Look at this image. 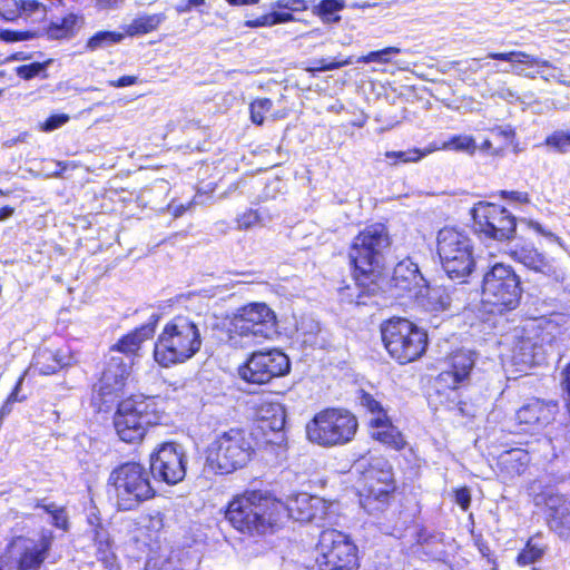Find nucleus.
<instances>
[{
  "mask_svg": "<svg viewBox=\"0 0 570 570\" xmlns=\"http://www.w3.org/2000/svg\"><path fill=\"white\" fill-rule=\"evenodd\" d=\"M392 245L390 229L385 223L366 225L353 237L347 248L348 266L354 285L338 288L342 302L354 306H368L380 293L379 277L384 252Z\"/></svg>",
  "mask_w": 570,
  "mask_h": 570,
  "instance_id": "obj_1",
  "label": "nucleus"
},
{
  "mask_svg": "<svg viewBox=\"0 0 570 570\" xmlns=\"http://www.w3.org/2000/svg\"><path fill=\"white\" fill-rule=\"evenodd\" d=\"M159 320L160 315L153 313L146 323L122 334L109 347L110 352L122 354L128 362L121 356L114 355L105 361L90 399L91 406L96 412H108L124 393L134 362L140 356L144 343L154 337Z\"/></svg>",
  "mask_w": 570,
  "mask_h": 570,
  "instance_id": "obj_2",
  "label": "nucleus"
},
{
  "mask_svg": "<svg viewBox=\"0 0 570 570\" xmlns=\"http://www.w3.org/2000/svg\"><path fill=\"white\" fill-rule=\"evenodd\" d=\"M285 424L283 414L274 417L271 424L262 419L252 428L233 426L217 433L205 449V468L216 475L230 474L245 468L255 456L256 451L269 443L265 431L281 430Z\"/></svg>",
  "mask_w": 570,
  "mask_h": 570,
  "instance_id": "obj_3",
  "label": "nucleus"
},
{
  "mask_svg": "<svg viewBox=\"0 0 570 570\" xmlns=\"http://www.w3.org/2000/svg\"><path fill=\"white\" fill-rule=\"evenodd\" d=\"M277 507L273 491L246 488L230 497L222 513L229 528L239 535L263 539L275 534Z\"/></svg>",
  "mask_w": 570,
  "mask_h": 570,
  "instance_id": "obj_4",
  "label": "nucleus"
},
{
  "mask_svg": "<svg viewBox=\"0 0 570 570\" xmlns=\"http://www.w3.org/2000/svg\"><path fill=\"white\" fill-rule=\"evenodd\" d=\"M202 345L203 336L198 323L186 315H176L157 335L153 358L158 366L169 368L191 360Z\"/></svg>",
  "mask_w": 570,
  "mask_h": 570,
  "instance_id": "obj_5",
  "label": "nucleus"
},
{
  "mask_svg": "<svg viewBox=\"0 0 570 570\" xmlns=\"http://www.w3.org/2000/svg\"><path fill=\"white\" fill-rule=\"evenodd\" d=\"M116 402L112 426L124 443L140 444L149 429L159 424L163 419V410L156 395L131 393Z\"/></svg>",
  "mask_w": 570,
  "mask_h": 570,
  "instance_id": "obj_6",
  "label": "nucleus"
},
{
  "mask_svg": "<svg viewBox=\"0 0 570 570\" xmlns=\"http://www.w3.org/2000/svg\"><path fill=\"white\" fill-rule=\"evenodd\" d=\"M226 343L233 348L271 341L277 334L276 313L263 302L239 306L227 320Z\"/></svg>",
  "mask_w": 570,
  "mask_h": 570,
  "instance_id": "obj_7",
  "label": "nucleus"
},
{
  "mask_svg": "<svg viewBox=\"0 0 570 570\" xmlns=\"http://www.w3.org/2000/svg\"><path fill=\"white\" fill-rule=\"evenodd\" d=\"M380 335L386 354L397 365L417 362L428 352V331L407 317L391 316L382 321Z\"/></svg>",
  "mask_w": 570,
  "mask_h": 570,
  "instance_id": "obj_8",
  "label": "nucleus"
},
{
  "mask_svg": "<svg viewBox=\"0 0 570 570\" xmlns=\"http://www.w3.org/2000/svg\"><path fill=\"white\" fill-rule=\"evenodd\" d=\"M107 487L118 512L135 511L157 495L148 471L136 461H127L114 468Z\"/></svg>",
  "mask_w": 570,
  "mask_h": 570,
  "instance_id": "obj_9",
  "label": "nucleus"
},
{
  "mask_svg": "<svg viewBox=\"0 0 570 570\" xmlns=\"http://www.w3.org/2000/svg\"><path fill=\"white\" fill-rule=\"evenodd\" d=\"M357 416L343 406H326L316 412L305 425L306 439L322 448L351 443L358 431Z\"/></svg>",
  "mask_w": 570,
  "mask_h": 570,
  "instance_id": "obj_10",
  "label": "nucleus"
},
{
  "mask_svg": "<svg viewBox=\"0 0 570 570\" xmlns=\"http://www.w3.org/2000/svg\"><path fill=\"white\" fill-rule=\"evenodd\" d=\"M436 252L446 275L464 283L475 267L473 242L466 229L444 226L438 233Z\"/></svg>",
  "mask_w": 570,
  "mask_h": 570,
  "instance_id": "obj_11",
  "label": "nucleus"
},
{
  "mask_svg": "<svg viewBox=\"0 0 570 570\" xmlns=\"http://www.w3.org/2000/svg\"><path fill=\"white\" fill-rule=\"evenodd\" d=\"M314 564L317 570H358L360 549L351 534L325 528L318 533L314 547Z\"/></svg>",
  "mask_w": 570,
  "mask_h": 570,
  "instance_id": "obj_12",
  "label": "nucleus"
},
{
  "mask_svg": "<svg viewBox=\"0 0 570 570\" xmlns=\"http://www.w3.org/2000/svg\"><path fill=\"white\" fill-rule=\"evenodd\" d=\"M356 492L360 504L368 512L387 509L399 492L393 466L387 462H368L360 471Z\"/></svg>",
  "mask_w": 570,
  "mask_h": 570,
  "instance_id": "obj_13",
  "label": "nucleus"
},
{
  "mask_svg": "<svg viewBox=\"0 0 570 570\" xmlns=\"http://www.w3.org/2000/svg\"><path fill=\"white\" fill-rule=\"evenodd\" d=\"M482 295L491 313L503 314L513 311L521 301L520 278L510 266L495 264L483 277Z\"/></svg>",
  "mask_w": 570,
  "mask_h": 570,
  "instance_id": "obj_14",
  "label": "nucleus"
},
{
  "mask_svg": "<svg viewBox=\"0 0 570 570\" xmlns=\"http://www.w3.org/2000/svg\"><path fill=\"white\" fill-rule=\"evenodd\" d=\"M289 356L279 347L259 348L249 353L238 367L239 377L254 385H265L291 373Z\"/></svg>",
  "mask_w": 570,
  "mask_h": 570,
  "instance_id": "obj_15",
  "label": "nucleus"
},
{
  "mask_svg": "<svg viewBox=\"0 0 570 570\" xmlns=\"http://www.w3.org/2000/svg\"><path fill=\"white\" fill-rule=\"evenodd\" d=\"M532 503L544 509L546 523L559 538L570 541V500L558 489L540 480L529 484Z\"/></svg>",
  "mask_w": 570,
  "mask_h": 570,
  "instance_id": "obj_16",
  "label": "nucleus"
},
{
  "mask_svg": "<svg viewBox=\"0 0 570 570\" xmlns=\"http://www.w3.org/2000/svg\"><path fill=\"white\" fill-rule=\"evenodd\" d=\"M478 234L497 242H508L517 233V218L504 206L478 202L470 210Z\"/></svg>",
  "mask_w": 570,
  "mask_h": 570,
  "instance_id": "obj_17",
  "label": "nucleus"
},
{
  "mask_svg": "<svg viewBox=\"0 0 570 570\" xmlns=\"http://www.w3.org/2000/svg\"><path fill=\"white\" fill-rule=\"evenodd\" d=\"M53 541V532L42 529L38 540L27 535L12 537L7 544V551L16 553L17 570H40L49 557Z\"/></svg>",
  "mask_w": 570,
  "mask_h": 570,
  "instance_id": "obj_18",
  "label": "nucleus"
},
{
  "mask_svg": "<svg viewBox=\"0 0 570 570\" xmlns=\"http://www.w3.org/2000/svg\"><path fill=\"white\" fill-rule=\"evenodd\" d=\"M150 471L154 476L169 485H175L186 475V461L174 442H164L150 454Z\"/></svg>",
  "mask_w": 570,
  "mask_h": 570,
  "instance_id": "obj_19",
  "label": "nucleus"
},
{
  "mask_svg": "<svg viewBox=\"0 0 570 570\" xmlns=\"http://www.w3.org/2000/svg\"><path fill=\"white\" fill-rule=\"evenodd\" d=\"M559 412L557 400L531 397L517 410L515 423L523 432L534 433L552 424Z\"/></svg>",
  "mask_w": 570,
  "mask_h": 570,
  "instance_id": "obj_20",
  "label": "nucleus"
},
{
  "mask_svg": "<svg viewBox=\"0 0 570 570\" xmlns=\"http://www.w3.org/2000/svg\"><path fill=\"white\" fill-rule=\"evenodd\" d=\"M275 501L278 503L276 508L277 522L274 527L275 534L283 530L289 520L304 523L313 519L314 513L312 505L307 499L299 494H293L283 500L275 494Z\"/></svg>",
  "mask_w": 570,
  "mask_h": 570,
  "instance_id": "obj_21",
  "label": "nucleus"
},
{
  "mask_svg": "<svg viewBox=\"0 0 570 570\" xmlns=\"http://www.w3.org/2000/svg\"><path fill=\"white\" fill-rule=\"evenodd\" d=\"M473 366L474 360L471 355L458 350L449 356L448 367L439 373L438 381L448 389L458 390L470 377Z\"/></svg>",
  "mask_w": 570,
  "mask_h": 570,
  "instance_id": "obj_22",
  "label": "nucleus"
},
{
  "mask_svg": "<svg viewBox=\"0 0 570 570\" xmlns=\"http://www.w3.org/2000/svg\"><path fill=\"white\" fill-rule=\"evenodd\" d=\"M531 463L530 453L521 448H512L501 452L495 460L499 475L511 480L527 472Z\"/></svg>",
  "mask_w": 570,
  "mask_h": 570,
  "instance_id": "obj_23",
  "label": "nucleus"
},
{
  "mask_svg": "<svg viewBox=\"0 0 570 570\" xmlns=\"http://www.w3.org/2000/svg\"><path fill=\"white\" fill-rule=\"evenodd\" d=\"M367 426L372 429L371 438L387 449L400 452L407 445L402 432L393 424L389 415L383 419H371Z\"/></svg>",
  "mask_w": 570,
  "mask_h": 570,
  "instance_id": "obj_24",
  "label": "nucleus"
},
{
  "mask_svg": "<svg viewBox=\"0 0 570 570\" xmlns=\"http://www.w3.org/2000/svg\"><path fill=\"white\" fill-rule=\"evenodd\" d=\"M85 24L82 14L68 12L43 26L41 36L48 40H69L77 36Z\"/></svg>",
  "mask_w": 570,
  "mask_h": 570,
  "instance_id": "obj_25",
  "label": "nucleus"
},
{
  "mask_svg": "<svg viewBox=\"0 0 570 570\" xmlns=\"http://www.w3.org/2000/svg\"><path fill=\"white\" fill-rule=\"evenodd\" d=\"M422 276L417 266L410 261H401L393 268L391 287L397 292V296L415 294Z\"/></svg>",
  "mask_w": 570,
  "mask_h": 570,
  "instance_id": "obj_26",
  "label": "nucleus"
},
{
  "mask_svg": "<svg viewBox=\"0 0 570 570\" xmlns=\"http://www.w3.org/2000/svg\"><path fill=\"white\" fill-rule=\"evenodd\" d=\"M510 257L527 268L544 275H553L556 271L551 261L533 245H517L509 252Z\"/></svg>",
  "mask_w": 570,
  "mask_h": 570,
  "instance_id": "obj_27",
  "label": "nucleus"
},
{
  "mask_svg": "<svg viewBox=\"0 0 570 570\" xmlns=\"http://www.w3.org/2000/svg\"><path fill=\"white\" fill-rule=\"evenodd\" d=\"M39 375H53L70 365V356L61 348H42L35 355L33 363Z\"/></svg>",
  "mask_w": 570,
  "mask_h": 570,
  "instance_id": "obj_28",
  "label": "nucleus"
},
{
  "mask_svg": "<svg viewBox=\"0 0 570 570\" xmlns=\"http://www.w3.org/2000/svg\"><path fill=\"white\" fill-rule=\"evenodd\" d=\"M94 543L97 560L108 570H118L117 556L112 551L111 540L101 525L95 531Z\"/></svg>",
  "mask_w": 570,
  "mask_h": 570,
  "instance_id": "obj_29",
  "label": "nucleus"
},
{
  "mask_svg": "<svg viewBox=\"0 0 570 570\" xmlns=\"http://www.w3.org/2000/svg\"><path fill=\"white\" fill-rule=\"evenodd\" d=\"M488 58L492 60L507 61L515 65H522L527 68H548L550 63L547 60L532 56L525 51L509 52H489Z\"/></svg>",
  "mask_w": 570,
  "mask_h": 570,
  "instance_id": "obj_30",
  "label": "nucleus"
},
{
  "mask_svg": "<svg viewBox=\"0 0 570 570\" xmlns=\"http://www.w3.org/2000/svg\"><path fill=\"white\" fill-rule=\"evenodd\" d=\"M166 16L164 13L144 14L135 18L125 28V35L129 37L142 36L150 33L159 28L165 21Z\"/></svg>",
  "mask_w": 570,
  "mask_h": 570,
  "instance_id": "obj_31",
  "label": "nucleus"
},
{
  "mask_svg": "<svg viewBox=\"0 0 570 570\" xmlns=\"http://www.w3.org/2000/svg\"><path fill=\"white\" fill-rule=\"evenodd\" d=\"M475 139L470 135H453L442 144L431 142L428 145V153L432 154L438 150H455L465 151L473 155L476 150Z\"/></svg>",
  "mask_w": 570,
  "mask_h": 570,
  "instance_id": "obj_32",
  "label": "nucleus"
},
{
  "mask_svg": "<svg viewBox=\"0 0 570 570\" xmlns=\"http://www.w3.org/2000/svg\"><path fill=\"white\" fill-rule=\"evenodd\" d=\"M541 537V532H537L531 535L527 541L524 547L515 557V563L519 567H527L533 564L542 559L546 554L548 547L543 543L534 542V539Z\"/></svg>",
  "mask_w": 570,
  "mask_h": 570,
  "instance_id": "obj_33",
  "label": "nucleus"
},
{
  "mask_svg": "<svg viewBox=\"0 0 570 570\" xmlns=\"http://www.w3.org/2000/svg\"><path fill=\"white\" fill-rule=\"evenodd\" d=\"M33 507L36 509H41L51 517L52 527L61 530L62 532L69 531V517L65 507H57L55 503L45 504L42 500H37Z\"/></svg>",
  "mask_w": 570,
  "mask_h": 570,
  "instance_id": "obj_34",
  "label": "nucleus"
},
{
  "mask_svg": "<svg viewBox=\"0 0 570 570\" xmlns=\"http://www.w3.org/2000/svg\"><path fill=\"white\" fill-rule=\"evenodd\" d=\"M294 20L295 18L291 12L272 11L254 19L246 20L245 26L248 28L272 27L275 24L292 22Z\"/></svg>",
  "mask_w": 570,
  "mask_h": 570,
  "instance_id": "obj_35",
  "label": "nucleus"
},
{
  "mask_svg": "<svg viewBox=\"0 0 570 570\" xmlns=\"http://www.w3.org/2000/svg\"><path fill=\"white\" fill-rule=\"evenodd\" d=\"M345 8L344 0H321L313 12L322 19L323 22H338L341 17L336 13Z\"/></svg>",
  "mask_w": 570,
  "mask_h": 570,
  "instance_id": "obj_36",
  "label": "nucleus"
},
{
  "mask_svg": "<svg viewBox=\"0 0 570 570\" xmlns=\"http://www.w3.org/2000/svg\"><path fill=\"white\" fill-rule=\"evenodd\" d=\"M125 37V33L118 31L101 30L94 33L86 41V49L95 51L101 47L119 43Z\"/></svg>",
  "mask_w": 570,
  "mask_h": 570,
  "instance_id": "obj_37",
  "label": "nucleus"
},
{
  "mask_svg": "<svg viewBox=\"0 0 570 570\" xmlns=\"http://www.w3.org/2000/svg\"><path fill=\"white\" fill-rule=\"evenodd\" d=\"M358 404L372 419H383L387 416L386 410L376 397L365 390L358 391Z\"/></svg>",
  "mask_w": 570,
  "mask_h": 570,
  "instance_id": "obj_38",
  "label": "nucleus"
},
{
  "mask_svg": "<svg viewBox=\"0 0 570 570\" xmlns=\"http://www.w3.org/2000/svg\"><path fill=\"white\" fill-rule=\"evenodd\" d=\"M352 62H353L352 57H346V58L336 57L333 60L322 58V59L314 61L313 66H306L304 68V70L306 72L311 73L312 76H315L318 72L340 69L342 67L351 65Z\"/></svg>",
  "mask_w": 570,
  "mask_h": 570,
  "instance_id": "obj_39",
  "label": "nucleus"
},
{
  "mask_svg": "<svg viewBox=\"0 0 570 570\" xmlns=\"http://www.w3.org/2000/svg\"><path fill=\"white\" fill-rule=\"evenodd\" d=\"M272 107L273 101L267 97L254 99L249 104L250 121L257 126H262L265 121V115L271 111Z\"/></svg>",
  "mask_w": 570,
  "mask_h": 570,
  "instance_id": "obj_40",
  "label": "nucleus"
},
{
  "mask_svg": "<svg viewBox=\"0 0 570 570\" xmlns=\"http://www.w3.org/2000/svg\"><path fill=\"white\" fill-rule=\"evenodd\" d=\"M401 52V49L397 47H385L380 50H373L363 55L356 59V62L361 63H390L392 61V56Z\"/></svg>",
  "mask_w": 570,
  "mask_h": 570,
  "instance_id": "obj_41",
  "label": "nucleus"
},
{
  "mask_svg": "<svg viewBox=\"0 0 570 570\" xmlns=\"http://www.w3.org/2000/svg\"><path fill=\"white\" fill-rule=\"evenodd\" d=\"M428 155H430L428 146L424 149L412 148L406 151H386L384 154L385 158L393 160L394 164L416 163Z\"/></svg>",
  "mask_w": 570,
  "mask_h": 570,
  "instance_id": "obj_42",
  "label": "nucleus"
},
{
  "mask_svg": "<svg viewBox=\"0 0 570 570\" xmlns=\"http://www.w3.org/2000/svg\"><path fill=\"white\" fill-rule=\"evenodd\" d=\"M543 144L557 153L566 154L570 148V131L554 130L544 138Z\"/></svg>",
  "mask_w": 570,
  "mask_h": 570,
  "instance_id": "obj_43",
  "label": "nucleus"
},
{
  "mask_svg": "<svg viewBox=\"0 0 570 570\" xmlns=\"http://www.w3.org/2000/svg\"><path fill=\"white\" fill-rule=\"evenodd\" d=\"M21 8V18L24 20L31 19L35 14L46 17L48 7L39 0H19Z\"/></svg>",
  "mask_w": 570,
  "mask_h": 570,
  "instance_id": "obj_44",
  "label": "nucleus"
},
{
  "mask_svg": "<svg viewBox=\"0 0 570 570\" xmlns=\"http://www.w3.org/2000/svg\"><path fill=\"white\" fill-rule=\"evenodd\" d=\"M21 12L19 0H0V17L4 21H17Z\"/></svg>",
  "mask_w": 570,
  "mask_h": 570,
  "instance_id": "obj_45",
  "label": "nucleus"
},
{
  "mask_svg": "<svg viewBox=\"0 0 570 570\" xmlns=\"http://www.w3.org/2000/svg\"><path fill=\"white\" fill-rule=\"evenodd\" d=\"M46 70V63L42 62H31L27 65H20L16 68V73L19 78L23 80H31L39 76L41 72Z\"/></svg>",
  "mask_w": 570,
  "mask_h": 570,
  "instance_id": "obj_46",
  "label": "nucleus"
},
{
  "mask_svg": "<svg viewBox=\"0 0 570 570\" xmlns=\"http://www.w3.org/2000/svg\"><path fill=\"white\" fill-rule=\"evenodd\" d=\"M261 220L258 210L248 208L236 218V224L239 229H248Z\"/></svg>",
  "mask_w": 570,
  "mask_h": 570,
  "instance_id": "obj_47",
  "label": "nucleus"
},
{
  "mask_svg": "<svg viewBox=\"0 0 570 570\" xmlns=\"http://www.w3.org/2000/svg\"><path fill=\"white\" fill-rule=\"evenodd\" d=\"M454 502L461 508L463 512H466L472 502L471 491L466 485L459 487L452 491Z\"/></svg>",
  "mask_w": 570,
  "mask_h": 570,
  "instance_id": "obj_48",
  "label": "nucleus"
},
{
  "mask_svg": "<svg viewBox=\"0 0 570 570\" xmlns=\"http://www.w3.org/2000/svg\"><path fill=\"white\" fill-rule=\"evenodd\" d=\"M492 134L495 136L502 138L505 140V144L503 146H507V148L511 145L515 144L517 139V130L513 126L507 125V126H494L490 129Z\"/></svg>",
  "mask_w": 570,
  "mask_h": 570,
  "instance_id": "obj_49",
  "label": "nucleus"
},
{
  "mask_svg": "<svg viewBox=\"0 0 570 570\" xmlns=\"http://www.w3.org/2000/svg\"><path fill=\"white\" fill-rule=\"evenodd\" d=\"M69 118L70 117L67 114L50 115L43 122L40 124V129L46 132L52 131L67 124Z\"/></svg>",
  "mask_w": 570,
  "mask_h": 570,
  "instance_id": "obj_50",
  "label": "nucleus"
},
{
  "mask_svg": "<svg viewBox=\"0 0 570 570\" xmlns=\"http://www.w3.org/2000/svg\"><path fill=\"white\" fill-rule=\"evenodd\" d=\"M274 8L286 10L285 12H303L308 9L305 0H277Z\"/></svg>",
  "mask_w": 570,
  "mask_h": 570,
  "instance_id": "obj_51",
  "label": "nucleus"
},
{
  "mask_svg": "<svg viewBox=\"0 0 570 570\" xmlns=\"http://www.w3.org/2000/svg\"><path fill=\"white\" fill-rule=\"evenodd\" d=\"M474 544L479 552L484 557L489 563L495 564L497 558L492 549L490 548L487 540L482 538V535H479L474 539Z\"/></svg>",
  "mask_w": 570,
  "mask_h": 570,
  "instance_id": "obj_52",
  "label": "nucleus"
},
{
  "mask_svg": "<svg viewBox=\"0 0 570 570\" xmlns=\"http://www.w3.org/2000/svg\"><path fill=\"white\" fill-rule=\"evenodd\" d=\"M479 149L488 156L502 157L505 155L507 146L494 147L492 141L487 138L480 144Z\"/></svg>",
  "mask_w": 570,
  "mask_h": 570,
  "instance_id": "obj_53",
  "label": "nucleus"
},
{
  "mask_svg": "<svg viewBox=\"0 0 570 570\" xmlns=\"http://www.w3.org/2000/svg\"><path fill=\"white\" fill-rule=\"evenodd\" d=\"M499 195L508 200L515 202L519 204H529L530 203V195L527 191H519V190H501Z\"/></svg>",
  "mask_w": 570,
  "mask_h": 570,
  "instance_id": "obj_54",
  "label": "nucleus"
},
{
  "mask_svg": "<svg viewBox=\"0 0 570 570\" xmlns=\"http://www.w3.org/2000/svg\"><path fill=\"white\" fill-rule=\"evenodd\" d=\"M30 38V35L28 31H14V30H1L0 31V39L7 42H17L27 40Z\"/></svg>",
  "mask_w": 570,
  "mask_h": 570,
  "instance_id": "obj_55",
  "label": "nucleus"
},
{
  "mask_svg": "<svg viewBox=\"0 0 570 570\" xmlns=\"http://www.w3.org/2000/svg\"><path fill=\"white\" fill-rule=\"evenodd\" d=\"M205 0H186L175 6V11L178 14L190 12L193 9L205 6Z\"/></svg>",
  "mask_w": 570,
  "mask_h": 570,
  "instance_id": "obj_56",
  "label": "nucleus"
},
{
  "mask_svg": "<svg viewBox=\"0 0 570 570\" xmlns=\"http://www.w3.org/2000/svg\"><path fill=\"white\" fill-rule=\"evenodd\" d=\"M138 78L136 76H121L115 80H109L108 85L114 88H121V87H128L132 86L137 82Z\"/></svg>",
  "mask_w": 570,
  "mask_h": 570,
  "instance_id": "obj_57",
  "label": "nucleus"
},
{
  "mask_svg": "<svg viewBox=\"0 0 570 570\" xmlns=\"http://www.w3.org/2000/svg\"><path fill=\"white\" fill-rule=\"evenodd\" d=\"M23 379H24V377H23V375H21V376L17 380V382H16V384H14V386H13L12 391L10 392V394H9V395H8V397H7V402H8V403H12V402H16V401L21 402V401H24V400H26V397H24V396H23V397H20V399L17 396V395H18V392H19V390H20V389H21V386H22Z\"/></svg>",
  "mask_w": 570,
  "mask_h": 570,
  "instance_id": "obj_58",
  "label": "nucleus"
},
{
  "mask_svg": "<svg viewBox=\"0 0 570 570\" xmlns=\"http://www.w3.org/2000/svg\"><path fill=\"white\" fill-rule=\"evenodd\" d=\"M471 405L465 401H459L454 407L456 413L462 417H473L474 414L471 411Z\"/></svg>",
  "mask_w": 570,
  "mask_h": 570,
  "instance_id": "obj_59",
  "label": "nucleus"
},
{
  "mask_svg": "<svg viewBox=\"0 0 570 570\" xmlns=\"http://www.w3.org/2000/svg\"><path fill=\"white\" fill-rule=\"evenodd\" d=\"M562 382H561V385H562V389L564 390V392L567 393V396L570 395V363L566 365V367L563 368L562 371Z\"/></svg>",
  "mask_w": 570,
  "mask_h": 570,
  "instance_id": "obj_60",
  "label": "nucleus"
},
{
  "mask_svg": "<svg viewBox=\"0 0 570 570\" xmlns=\"http://www.w3.org/2000/svg\"><path fill=\"white\" fill-rule=\"evenodd\" d=\"M527 225H528L529 228H531L532 230L537 232L538 234H541V235H544V236L551 235V233L544 230V228L542 227V225L539 222L528 220Z\"/></svg>",
  "mask_w": 570,
  "mask_h": 570,
  "instance_id": "obj_61",
  "label": "nucleus"
},
{
  "mask_svg": "<svg viewBox=\"0 0 570 570\" xmlns=\"http://www.w3.org/2000/svg\"><path fill=\"white\" fill-rule=\"evenodd\" d=\"M14 207L10 206V205H4L2 207H0V222H3L6 219H8L9 217H11L13 214H14Z\"/></svg>",
  "mask_w": 570,
  "mask_h": 570,
  "instance_id": "obj_62",
  "label": "nucleus"
},
{
  "mask_svg": "<svg viewBox=\"0 0 570 570\" xmlns=\"http://www.w3.org/2000/svg\"><path fill=\"white\" fill-rule=\"evenodd\" d=\"M229 6L233 7H242V6H252L259 2V0H226Z\"/></svg>",
  "mask_w": 570,
  "mask_h": 570,
  "instance_id": "obj_63",
  "label": "nucleus"
},
{
  "mask_svg": "<svg viewBox=\"0 0 570 570\" xmlns=\"http://www.w3.org/2000/svg\"><path fill=\"white\" fill-rule=\"evenodd\" d=\"M102 8H114L122 0H97Z\"/></svg>",
  "mask_w": 570,
  "mask_h": 570,
  "instance_id": "obj_64",
  "label": "nucleus"
}]
</instances>
